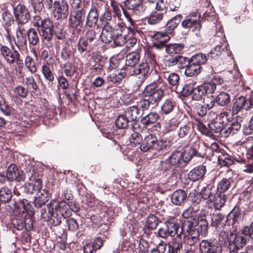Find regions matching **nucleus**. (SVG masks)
Returning a JSON list of instances; mask_svg holds the SVG:
<instances>
[{
  "label": "nucleus",
  "mask_w": 253,
  "mask_h": 253,
  "mask_svg": "<svg viewBox=\"0 0 253 253\" xmlns=\"http://www.w3.org/2000/svg\"><path fill=\"white\" fill-rule=\"evenodd\" d=\"M55 17L58 19L66 18L69 12V6L64 1L61 2L55 1L53 3Z\"/></svg>",
  "instance_id": "obj_19"
},
{
  "label": "nucleus",
  "mask_w": 253,
  "mask_h": 253,
  "mask_svg": "<svg viewBox=\"0 0 253 253\" xmlns=\"http://www.w3.org/2000/svg\"><path fill=\"white\" fill-rule=\"evenodd\" d=\"M189 59L182 56H176V66L178 68L186 67V63L188 62Z\"/></svg>",
  "instance_id": "obj_63"
},
{
  "label": "nucleus",
  "mask_w": 253,
  "mask_h": 253,
  "mask_svg": "<svg viewBox=\"0 0 253 253\" xmlns=\"http://www.w3.org/2000/svg\"><path fill=\"white\" fill-rule=\"evenodd\" d=\"M128 73H126V69H121L120 72L116 73H111L107 77V79L109 81L112 83H118L121 81Z\"/></svg>",
  "instance_id": "obj_37"
},
{
  "label": "nucleus",
  "mask_w": 253,
  "mask_h": 253,
  "mask_svg": "<svg viewBox=\"0 0 253 253\" xmlns=\"http://www.w3.org/2000/svg\"><path fill=\"white\" fill-rule=\"evenodd\" d=\"M241 124L237 121L232 123L227 126V128L223 131L222 134L224 137H228L231 133L235 134L241 128Z\"/></svg>",
  "instance_id": "obj_39"
},
{
  "label": "nucleus",
  "mask_w": 253,
  "mask_h": 253,
  "mask_svg": "<svg viewBox=\"0 0 253 253\" xmlns=\"http://www.w3.org/2000/svg\"><path fill=\"white\" fill-rule=\"evenodd\" d=\"M201 15L198 12L192 13L191 15L187 17L181 22L182 27L185 29L193 28V31H199L202 25L199 21Z\"/></svg>",
  "instance_id": "obj_15"
},
{
  "label": "nucleus",
  "mask_w": 253,
  "mask_h": 253,
  "mask_svg": "<svg viewBox=\"0 0 253 253\" xmlns=\"http://www.w3.org/2000/svg\"><path fill=\"white\" fill-rule=\"evenodd\" d=\"M191 129L192 128L190 124L183 125L177 130V135L180 138H184L188 135Z\"/></svg>",
  "instance_id": "obj_54"
},
{
  "label": "nucleus",
  "mask_w": 253,
  "mask_h": 253,
  "mask_svg": "<svg viewBox=\"0 0 253 253\" xmlns=\"http://www.w3.org/2000/svg\"><path fill=\"white\" fill-rule=\"evenodd\" d=\"M25 84L30 89L33 91L37 90L38 85L33 76L27 77L25 79Z\"/></svg>",
  "instance_id": "obj_61"
},
{
  "label": "nucleus",
  "mask_w": 253,
  "mask_h": 253,
  "mask_svg": "<svg viewBox=\"0 0 253 253\" xmlns=\"http://www.w3.org/2000/svg\"><path fill=\"white\" fill-rule=\"evenodd\" d=\"M183 47L182 44H169L166 46V51L170 54H177L183 50Z\"/></svg>",
  "instance_id": "obj_46"
},
{
  "label": "nucleus",
  "mask_w": 253,
  "mask_h": 253,
  "mask_svg": "<svg viewBox=\"0 0 253 253\" xmlns=\"http://www.w3.org/2000/svg\"><path fill=\"white\" fill-rule=\"evenodd\" d=\"M215 89V83H204L194 88L192 99L195 100H201L206 94L212 93Z\"/></svg>",
  "instance_id": "obj_9"
},
{
  "label": "nucleus",
  "mask_w": 253,
  "mask_h": 253,
  "mask_svg": "<svg viewBox=\"0 0 253 253\" xmlns=\"http://www.w3.org/2000/svg\"><path fill=\"white\" fill-rule=\"evenodd\" d=\"M208 211L205 210L200 211L196 220L185 221L183 224V231L188 233L187 243L190 246L194 245L200 239V233L206 236L209 228L207 219Z\"/></svg>",
  "instance_id": "obj_1"
},
{
  "label": "nucleus",
  "mask_w": 253,
  "mask_h": 253,
  "mask_svg": "<svg viewBox=\"0 0 253 253\" xmlns=\"http://www.w3.org/2000/svg\"><path fill=\"white\" fill-rule=\"evenodd\" d=\"M98 20L97 9L95 6H92L86 16L85 24L89 27H92L96 24Z\"/></svg>",
  "instance_id": "obj_26"
},
{
  "label": "nucleus",
  "mask_w": 253,
  "mask_h": 253,
  "mask_svg": "<svg viewBox=\"0 0 253 253\" xmlns=\"http://www.w3.org/2000/svg\"><path fill=\"white\" fill-rule=\"evenodd\" d=\"M201 253H221L222 249L216 242L212 240H203L199 244Z\"/></svg>",
  "instance_id": "obj_16"
},
{
  "label": "nucleus",
  "mask_w": 253,
  "mask_h": 253,
  "mask_svg": "<svg viewBox=\"0 0 253 253\" xmlns=\"http://www.w3.org/2000/svg\"><path fill=\"white\" fill-rule=\"evenodd\" d=\"M216 102V98L213 95H210L207 96L204 99V104L205 106L208 109L213 108Z\"/></svg>",
  "instance_id": "obj_58"
},
{
  "label": "nucleus",
  "mask_w": 253,
  "mask_h": 253,
  "mask_svg": "<svg viewBox=\"0 0 253 253\" xmlns=\"http://www.w3.org/2000/svg\"><path fill=\"white\" fill-rule=\"evenodd\" d=\"M185 150L190 160L193 156L204 157L206 154V147L199 140H197L191 147L186 148Z\"/></svg>",
  "instance_id": "obj_13"
},
{
  "label": "nucleus",
  "mask_w": 253,
  "mask_h": 253,
  "mask_svg": "<svg viewBox=\"0 0 253 253\" xmlns=\"http://www.w3.org/2000/svg\"><path fill=\"white\" fill-rule=\"evenodd\" d=\"M194 87L192 84H185L181 90L182 95L187 96L191 93H193Z\"/></svg>",
  "instance_id": "obj_64"
},
{
  "label": "nucleus",
  "mask_w": 253,
  "mask_h": 253,
  "mask_svg": "<svg viewBox=\"0 0 253 253\" xmlns=\"http://www.w3.org/2000/svg\"><path fill=\"white\" fill-rule=\"evenodd\" d=\"M156 142H157L156 136L152 134H150L144 137L139 146L140 149L143 152H147L149 150L154 149Z\"/></svg>",
  "instance_id": "obj_24"
},
{
  "label": "nucleus",
  "mask_w": 253,
  "mask_h": 253,
  "mask_svg": "<svg viewBox=\"0 0 253 253\" xmlns=\"http://www.w3.org/2000/svg\"><path fill=\"white\" fill-rule=\"evenodd\" d=\"M12 197L11 190L6 187L0 189V201L4 203L8 202Z\"/></svg>",
  "instance_id": "obj_43"
},
{
  "label": "nucleus",
  "mask_w": 253,
  "mask_h": 253,
  "mask_svg": "<svg viewBox=\"0 0 253 253\" xmlns=\"http://www.w3.org/2000/svg\"><path fill=\"white\" fill-rule=\"evenodd\" d=\"M2 23L7 26H10L14 22V18L12 14L6 11L2 12L1 15Z\"/></svg>",
  "instance_id": "obj_55"
},
{
  "label": "nucleus",
  "mask_w": 253,
  "mask_h": 253,
  "mask_svg": "<svg viewBox=\"0 0 253 253\" xmlns=\"http://www.w3.org/2000/svg\"><path fill=\"white\" fill-rule=\"evenodd\" d=\"M94 62V65L92 66L93 70L98 73H100L103 70L105 65V60L100 55L96 54L93 57Z\"/></svg>",
  "instance_id": "obj_38"
},
{
  "label": "nucleus",
  "mask_w": 253,
  "mask_h": 253,
  "mask_svg": "<svg viewBox=\"0 0 253 253\" xmlns=\"http://www.w3.org/2000/svg\"><path fill=\"white\" fill-rule=\"evenodd\" d=\"M216 191L213 185L208 184L206 186L203 187L200 191L201 198L205 200H207V203L209 204L210 202L213 201Z\"/></svg>",
  "instance_id": "obj_23"
},
{
  "label": "nucleus",
  "mask_w": 253,
  "mask_h": 253,
  "mask_svg": "<svg viewBox=\"0 0 253 253\" xmlns=\"http://www.w3.org/2000/svg\"><path fill=\"white\" fill-rule=\"evenodd\" d=\"M124 113L131 122L136 120L137 118L142 115L136 105L127 108Z\"/></svg>",
  "instance_id": "obj_29"
},
{
  "label": "nucleus",
  "mask_w": 253,
  "mask_h": 253,
  "mask_svg": "<svg viewBox=\"0 0 253 253\" xmlns=\"http://www.w3.org/2000/svg\"><path fill=\"white\" fill-rule=\"evenodd\" d=\"M0 52L5 60L9 64L16 62L17 64L22 63V60L20 59V54L16 50H11L8 47L2 45L0 48Z\"/></svg>",
  "instance_id": "obj_14"
},
{
  "label": "nucleus",
  "mask_w": 253,
  "mask_h": 253,
  "mask_svg": "<svg viewBox=\"0 0 253 253\" xmlns=\"http://www.w3.org/2000/svg\"><path fill=\"white\" fill-rule=\"evenodd\" d=\"M159 118V115L157 113L151 112L142 117L141 119V122L142 125L148 126L156 122Z\"/></svg>",
  "instance_id": "obj_35"
},
{
  "label": "nucleus",
  "mask_w": 253,
  "mask_h": 253,
  "mask_svg": "<svg viewBox=\"0 0 253 253\" xmlns=\"http://www.w3.org/2000/svg\"><path fill=\"white\" fill-rule=\"evenodd\" d=\"M22 171L19 169L17 166L14 164H11L7 168L6 174L8 178L9 181H23L24 179L21 175Z\"/></svg>",
  "instance_id": "obj_21"
},
{
  "label": "nucleus",
  "mask_w": 253,
  "mask_h": 253,
  "mask_svg": "<svg viewBox=\"0 0 253 253\" xmlns=\"http://www.w3.org/2000/svg\"><path fill=\"white\" fill-rule=\"evenodd\" d=\"M127 71H129L128 75H140L141 84L148 76L150 67L147 62H143L133 67H127Z\"/></svg>",
  "instance_id": "obj_12"
},
{
  "label": "nucleus",
  "mask_w": 253,
  "mask_h": 253,
  "mask_svg": "<svg viewBox=\"0 0 253 253\" xmlns=\"http://www.w3.org/2000/svg\"><path fill=\"white\" fill-rule=\"evenodd\" d=\"M224 220V216L220 213H213L211 216V224L216 227L220 225Z\"/></svg>",
  "instance_id": "obj_51"
},
{
  "label": "nucleus",
  "mask_w": 253,
  "mask_h": 253,
  "mask_svg": "<svg viewBox=\"0 0 253 253\" xmlns=\"http://www.w3.org/2000/svg\"><path fill=\"white\" fill-rule=\"evenodd\" d=\"M225 235L227 240L230 246V249L232 247V250L236 249L238 250L240 248H243L249 241L241 233H234L232 232L223 231L221 233Z\"/></svg>",
  "instance_id": "obj_7"
},
{
  "label": "nucleus",
  "mask_w": 253,
  "mask_h": 253,
  "mask_svg": "<svg viewBox=\"0 0 253 253\" xmlns=\"http://www.w3.org/2000/svg\"><path fill=\"white\" fill-rule=\"evenodd\" d=\"M15 20L18 24H24L30 19V12L27 7L22 4H18L13 8Z\"/></svg>",
  "instance_id": "obj_11"
},
{
  "label": "nucleus",
  "mask_w": 253,
  "mask_h": 253,
  "mask_svg": "<svg viewBox=\"0 0 253 253\" xmlns=\"http://www.w3.org/2000/svg\"><path fill=\"white\" fill-rule=\"evenodd\" d=\"M230 186V182L229 179L223 178L218 183L216 189L219 193H223L228 190Z\"/></svg>",
  "instance_id": "obj_47"
},
{
  "label": "nucleus",
  "mask_w": 253,
  "mask_h": 253,
  "mask_svg": "<svg viewBox=\"0 0 253 253\" xmlns=\"http://www.w3.org/2000/svg\"><path fill=\"white\" fill-rule=\"evenodd\" d=\"M48 209V217H51L53 215L54 212H59L60 209V202H58L56 200H52L50 203L47 205Z\"/></svg>",
  "instance_id": "obj_45"
},
{
  "label": "nucleus",
  "mask_w": 253,
  "mask_h": 253,
  "mask_svg": "<svg viewBox=\"0 0 253 253\" xmlns=\"http://www.w3.org/2000/svg\"><path fill=\"white\" fill-rule=\"evenodd\" d=\"M202 66L197 65L191 60L188 61L185 70V75L187 77H192L198 75L201 71Z\"/></svg>",
  "instance_id": "obj_27"
},
{
  "label": "nucleus",
  "mask_w": 253,
  "mask_h": 253,
  "mask_svg": "<svg viewBox=\"0 0 253 253\" xmlns=\"http://www.w3.org/2000/svg\"><path fill=\"white\" fill-rule=\"evenodd\" d=\"M245 107L246 109V99L244 96H240L236 99L232 108L233 115L237 114Z\"/></svg>",
  "instance_id": "obj_34"
},
{
  "label": "nucleus",
  "mask_w": 253,
  "mask_h": 253,
  "mask_svg": "<svg viewBox=\"0 0 253 253\" xmlns=\"http://www.w3.org/2000/svg\"><path fill=\"white\" fill-rule=\"evenodd\" d=\"M26 34L30 44L35 45L38 43L39 36L38 33L35 29L33 28L29 29L26 32Z\"/></svg>",
  "instance_id": "obj_42"
},
{
  "label": "nucleus",
  "mask_w": 253,
  "mask_h": 253,
  "mask_svg": "<svg viewBox=\"0 0 253 253\" xmlns=\"http://www.w3.org/2000/svg\"><path fill=\"white\" fill-rule=\"evenodd\" d=\"M210 129L214 133L220 132L225 126L218 121H212L208 125Z\"/></svg>",
  "instance_id": "obj_52"
},
{
  "label": "nucleus",
  "mask_w": 253,
  "mask_h": 253,
  "mask_svg": "<svg viewBox=\"0 0 253 253\" xmlns=\"http://www.w3.org/2000/svg\"><path fill=\"white\" fill-rule=\"evenodd\" d=\"M153 46L157 49H160L165 46L169 40V37L164 33L158 32L151 36Z\"/></svg>",
  "instance_id": "obj_22"
},
{
  "label": "nucleus",
  "mask_w": 253,
  "mask_h": 253,
  "mask_svg": "<svg viewBox=\"0 0 253 253\" xmlns=\"http://www.w3.org/2000/svg\"><path fill=\"white\" fill-rule=\"evenodd\" d=\"M226 199L225 194L219 193L217 196L215 195L213 201L210 202L209 204H211L216 210H220L224 205Z\"/></svg>",
  "instance_id": "obj_32"
},
{
  "label": "nucleus",
  "mask_w": 253,
  "mask_h": 253,
  "mask_svg": "<svg viewBox=\"0 0 253 253\" xmlns=\"http://www.w3.org/2000/svg\"><path fill=\"white\" fill-rule=\"evenodd\" d=\"M163 11H158L153 12L147 18V22L150 25H155L163 19L164 13Z\"/></svg>",
  "instance_id": "obj_36"
},
{
  "label": "nucleus",
  "mask_w": 253,
  "mask_h": 253,
  "mask_svg": "<svg viewBox=\"0 0 253 253\" xmlns=\"http://www.w3.org/2000/svg\"><path fill=\"white\" fill-rule=\"evenodd\" d=\"M182 19L181 14H177L171 19L169 20L167 25L166 30L167 34H170L172 31L177 26Z\"/></svg>",
  "instance_id": "obj_33"
},
{
  "label": "nucleus",
  "mask_w": 253,
  "mask_h": 253,
  "mask_svg": "<svg viewBox=\"0 0 253 253\" xmlns=\"http://www.w3.org/2000/svg\"><path fill=\"white\" fill-rule=\"evenodd\" d=\"M42 73L46 80L49 82L53 81L54 78L49 66L43 65L42 66Z\"/></svg>",
  "instance_id": "obj_57"
},
{
  "label": "nucleus",
  "mask_w": 253,
  "mask_h": 253,
  "mask_svg": "<svg viewBox=\"0 0 253 253\" xmlns=\"http://www.w3.org/2000/svg\"><path fill=\"white\" fill-rule=\"evenodd\" d=\"M34 26L39 28V32L43 41L49 42L53 36V24L51 21L47 18L42 20L41 24L36 22Z\"/></svg>",
  "instance_id": "obj_8"
},
{
  "label": "nucleus",
  "mask_w": 253,
  "mask_h": 253,
  "mask_svg": "<svg viewBox=\"0 0 253 253\" xmlns=\"http://www.w3.org/2000/svg\"><path fill=\"white\" fill-rule=\"evenodd\" d=\"M173 103L171 100L167 99L163 103L161 107V109L164 113L167 114L170 113L173 110Z\"/></svg>",
  "instance_id": "obj_59"
},
{
  "label": "nucleus",
  "mask_w": 253,
  "mask_h": 253,
  "mask_svg": "<svg viewBox=\"0 0 253 253\" xmlns=\"http://www.w3.org/2000/svg\"><path fill=\"white\" fill-rule=\"evenodd\" d=\"M100 20L105 23L102 29L100 38L104 39L105 41H108L112 36V34L111 33L112 30L114 28L115 25L118 23L116 22L115 15L112 16L111 12L106 10L104 12V14L100 16Z\"/></svg>",
  "instance_id": "obj_5"
},
{
  "label": "nucleus",
  "mask_w": 253,
  "mask_h": 253,
  "mask_svg": "<svg viewBox=\"0 0 253 253\" xmlns=\"http://www.w3.org/2000/svg\"><path fill=\"white\" fill-rule=\"evenodd\" d=\"M125 30V28L124 25L122 23L118 22L111 32L112 36L110 38V39L108 41H105L104 39L101 38V41L105 43H109L113 41L115 45L122 46L126 42V35L124 34Z\"/></svg>",
  "instance_id": "obj_6"
},
{
  "label": "nucleus",
  "mask_w": 253,
  "mask_h": 253,
  "mask_svg": "<svg viewBox=\"0 0 253 253\" xmlns=\"http://www.w3.org/2000/svg\"><path fill=\"white\" fill-rule=\"evenodd\" d=\"M148 1L154 4L158 11H164L166 7V3L163 0H147Z\"/></svg>",
  "instance_id": "obj_60"
},
{
  "label": "nucleus",
  "mask_w": 253,
  "mask_h": 253,
  "mask_svg": "<svg viewBox=\"0 0 253 253\" xmlns=\"http://www.w3.org/2000/svg\"><path fill=\"white\" fill-rule=\"evenodd\" d=\"M165 223L169 233V236L173 237L176 235L177 237H181V235L183 234L188 239V233H185L183 231V225L180 229L179 226L175 219L173 218L167 221Z\"/></svg>",
  "instance_id": "obj_18"
},
{
  "label": "nucleus",
  "mask_w": 253,
  "mask_h": 253,
  "mask_svg": "<svg viewBox=\"0 0 253 253\" xmlns=\"http://www.w3.org/2000/svg\"><path fill=\"white\" fill-rule=\"evenodd\" d=\"M206 172L205 166L200 165L194 168L188 173V178L193 181H196L200 180L204 176Z\"/></svg>",
  "instance_id": "obj_25"
},
{
  "label": "nucleus",
  "mask_w": 253,
  "mask_h": 253,
  "mask_svg": "<svg viewBox=\"0 0 253 253\" xmlns=\"http://www.w3.org/2000/svg\"><path fill=\"white\" fill-rule=\"evenodd\" d=\"M216 102L220 106H224L229 104L230 102V97L229 95L224 92L220 93L216 97Z\"/></svg>",
  "instance_id": "obj_41"
},
{
  "label": "nucleus",
  "mask_w": 253,
  "mask_h": 253,
  "mask_svg": "<svg viewBox=\"0 0 253 253\" xmlns=\"http://www.w3.org/2000/svg\"><path fill=\"white\" fill-rule=\"evenodd\" d=\"M164 77L167 79L169 85L177 87L179 81V77L177 74L175 73H165L164 74Z\"/></svg>",
  "instance_id": "obj_40"
},
{
  "label": "nucleus",
  "mask_w": 253,
  "mask_h": 253,
  "mask_svg": "<svg viewBox=\"0 0 253 253\" xmlns=\"http://www.w3.org/2000/svg\"><path fill=\"white\" fill-rule=\"evenodd\" d=\"M129 141L134 146L139 145L142 141L141 135L138 132L133 130L129 137Z\"/></svg>",
  "instance_id": "obj_56"
},
{
  "label": "nucleus",
  "mask_w": 253,
  "mask_h": 253,
  "mask_svg": "<svg viewBox=\"0 0 253 253\" xmlns=\"http://www.w3.org/2000/svg\"><path fill=\"white\" fill-rule=\"evenodd\" d=\"M26 32L24 28L21 26H19L16 30V41H15V43L18 46H23L26 44Z\"/></svg>",
  "instance_id": "obj_30"
},
{
  "label": "nucleus",
  "mask_w": 253,
  "mask_h": 253,
  "mask_svg": "<svg viewBox=\"0 0 253 253\" xmlns=\"http://www.w3.org/2000/svg\"><path fill=\"white\" fill-rule=\"evenodd\" d=\"M159 219L158 217L153 214H151L147 217L145 226L150 229H154L157 227Z\"/></svg>",
  "instance_id": "obj_49"
},
{
  "label": "nucleus",
  "mask_w": 253,
  "mask_h": 253,
  "mask_svg": "<svg viewBox=\"0 0 253 253\" xmlns=\"http://www.w3.org/2000/svg\"><path fill=\"white\" fill-rule=\"evenodd\" d=\"M85 15V10L83 8H71L69 18L70 26L75 29L81 26Z\"/></svg>",
  "instance_id": "obj_10"
},
{
  "label": "nucleus",
  "mask_w": 253,
  "mask_h": 253,
  "mask_svg": "<svg viewBox=\"0 0 253 253\" xmlns=\"http://www.w3.org/2000/svg\"><path fill=\"white\" fill-rule=\"evenodd\" d=\"M208 59L207 56L203 53H200L196 54L191 58L190 60L195 63L197 65L202 66V64L206 63Z\"/></svg>",
  "instance_id": "obj_50"
},
{
  "label": "nucleus",
  "mask_w": 253,
  "mask_h": 253,
  "mask_svg": "<svg viewBox=\"0 0 253 253\" xmlns=\"http://www.w3.org/2000/svg\"><path fill=\"white\" fill-rule=\"evenodd\" d=\"M142 1L143 0H126L125 4L136 15H141L146 9V6L142 3Z\"/></svg>",
  "instance_id": "obj_20"
},
{
  "label": "nucleus",
  "mask_w": 253,
  "mask_h": 253,
  "mask_svg": "<svg viewBox=\"0 0 253 253\" xmlns=\"http://www.w3.org/2000/svg\"><path fill=\"white\" fill-rule=\"evenodd\" d=\"M190 160L185 150L183 151L176 150L172 152L169 157L160 162L159 168L167 170L172 166H177L182 164L187 165Z\"/></svg>",
  "instance_id": "obj_4"
},
{
  "label": "nucleus",
  "mask_w": 253,
  "mask_h": 253,
  "mask_svg": "<svg viewBox=\"0 0 253 253\" xmlns=\"http://www.w3.org/2000/svg\"><path fill=\"white\" fill-rule=\"evenodd\" d=\"M140 60V55L137 51L129 53L126 56V64L129 67H133L138 63Z\"/></svg>",
  "instance_id": "obj_31"
},
{
  "label": "nucleus",
  "mask_w": 253,
  "mask_h": 253,
  "mask_svg": "<svg viewBox=\"0 0 253 253\" xmlns=\"http://www.w3.org/2000/svg\"><path fill=\"white\" fill-rule=\"evenodd\" d=\"M25 64L29 70L32 73L37 71V68L35 60L30 56H27L25 60Z\"/></svg>",
  "instance_id": "obj_53"
},
{
  "label": "nucleus",
  "mask_w": 253,
  "mask_h": 253,
  "mask_svg": "<svg viewBox=\"0 0 253 253\" xmlns=\"http://www.w3.org/2000/svg\"><path fill=\"white\" fill-rule=\"evenodd\" d=\"M29 181V183H25V191L28 194L37 192L33 203L36 207L41 208L49 199V191L42 189V181L35 175L30 176Z\"/></svg>",
  "instance_id": "obj_3"
},
{
  "label": "nucleus",
  "mask_w": 253,
  "mask_h": 253,
  "mask_svg": "<svg viewBox=\"0 0 253 253\" xmlns=\"http://www.w3.org/2000/svg\"><path fill=\"white\" fill-rule=\"evenodd\" d=\"M215 38L220 39L221 44L220 45L218 44L216 45L210 52L209 54L211 55L212 58L220 55L222 51H224V49L226 48L227 44L225 42V35L223 34V29L222 28H220L219 31L217 32Z\"/></svg>",
  "instance_id": "obj_17"
},
{
  "label": "nucleus",
  "mask_w": 253,
  "mask_h": 253,
  "mask_svg": "<svg viewBox=\"0 0 253 253\" xmlns=\"http://www.w3.org/2000/svg\"><path fill=\"white\" fill-rule=\"evenodd\" d=\"M164 94L163 90L156 87L155 84L147 85L143 92V98L136 102L135 105L143 115L144 112L148 110L151 105H157Z\"/></svg>",
  "instance_id": "obj_2"
},
{
  "label": "nucleus",
  "mask_w": 253,
  "mask_h": 253,
  "mask_svg": "<svg viewBox=\"0 0 253 253\" xmlns=\"http://www.w3.org/2000/svg\"><path fill=\"white\" fill-rule=\"evenodd\" d=\"M131 122L124 113L119 115L116 120V125L119 128L124 129L127 127L128 123Z\"/></svg>",
  "instance_id": "obj_44"
},
{
  "label": "nucleus",
  "mask_w": 253,
  "mask_h": 253,
  "mask_svg": "<svg viewBox=\"0 0 253 253\" xmlns=\"http://www.w3.org/2000/svg\"><path fill=\"white\" fill-rule=\"evenodd\" d=\"M66 223L68 229L71 231H76L79 228L78 223L74 218L71 217L67 219Z\"/></svg>",
  "instance_id": "obj_62"
},
{
  "label": "nucleus",
  "mask_w": 253,
  "mask_h": 253,
  "mask_svg": "<svg viewBox=\"0 0 253 253\" xmlns=\"http://www.w3.org/2000/svg\"><path fill=\"white\" fill-rule=\"evenodd\" d=\"M145 58L151 64L155 65L157 64V58L152 49L147 48L145 49Z\"/></svg>",
  "instance_id": "obj_48"
},
{
  "label": "nucleus",
  "mask_w": 253,
  "mask_h": 253,
  "mask_svg": "<svg viewBox=\"0 0 253 253\" xmlns=\"http://www.w3.org/2000/svg\"><path fill=\"white\" fill-rule=\"evenodd\" d=\"M186 197L187 194L184 190H178L172 193L171 201L175 205H180L186 200Z\"/></svg>",
  "instance_id": "obj_28"
}]
</instances>
